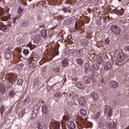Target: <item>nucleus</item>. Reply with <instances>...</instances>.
Returning a JSON list of instances; mask_svg holds the SVG:
<instances>
[{
  "label": "nucleus",
  "mask_w": 129,
  "mask_h": 129,
  "mask_svg": "<svg viewBox=\"0 0 129 129\" xmlns=\"http://www.w3.org/2000/svg\"><path fill=\"white\" fill-rule=\"evenodd\" d=\"M111 31L115 34V35H119L121 31L119 28L116 25H113L111 27Z\"/></svg>",
  "instance_id": "obj_1"
},
{
  "label": "nucleus",
  "mask_w": 129,
  "mask_h": 129,
  "mask_svg": "<svg viewBox=\"0 0 129 129\" xmlns=\"http://www.w3.org/2000/svg\"><path fill=\"white\" fill-rule=\"evenodd\" d=\"M104 112L105 114H108L109 117H111L112 115V109L109 106H105L104 107Z\"/></svg>",
  "instance_id": "obj_2"
},
{
  "label": "nucleus",
  "mask_w": 129,
  "mask_h": 129,
  "mask_svg": "<svg viewBox=\"0 0 129 129\" xmlns=\"http://www.w3.org/2000/svg\"><path fill=\"white\" fill-rule=\"evenodd\" d=\"M107 126L109 129H115L116 128V123L112 120H109L107 122Z\"/></svg>",
  "instance_id": "obj_3"
},
{
  "label": "nucleus",
  "mask_w": 129,
  "mask_h": 129,
  "mask_svg": "<svg viewBox=\"0 0 129 129\" xmlns=\"http://www.w3.org/2000/svg\"><path fill=\"white\" fill-rule=\"evenodd\" d=\"M125 59V56H124V53L122 52H120L118 54L117 56V60L119 62H122Z\"/></svg>",
  "instance_id": "obj_4"
},
{
  "label": "nucleus",
  "mask_w": 129,
  "mask_h": 129,
  "mask_svg": "<svg viewBox=\"0 0 129 129\" xmlns=\"http://www.w3.org/2000/svg\"><path fill=\"white\" fill-rule=\"evenodd\" d=\"M112 68V62L111 61H107L106 62L105 66L104 67V69L105 70H110Z\"/></svg>",
  "instance_id": "obj_5"
},
{
  "label": "nucleus",
  "mask_w": 129,
  "mask_h": 129,
  "mask_svg": "<svg viewBox=\"0 0 129 129\" xmlns=\"http://www.w3.org/2000/svg\"><path fill=\"white\" fill-rule=\"evenodd\" d=\"M68 127L70 129H75L76 127V124L72 121H70L67 123Z\"/></svg>",
  "instance_id": "obj_6"
},
{
  "label": "nucleus",
  "mask_w": 129,
  "mask_h": 129,
  "mask_svg": "<svg viewBox=\"0 0 129 129\" xmlns=\"http://www.w3.org/2000/svg\"><path fill=\"white\" fill-rule=\"evenodd\" d=\"M105 119L104 118H102L100 119L99 122V127L101 129L104 128L105 124Z\"/></svg>",
  "instance_id": "obj_7"
},
{
  "label": "nucleus",
  "mask_w": 129,
  "mask_h": 129,
  "mask_svg": "<svg viewBox=\"0 0 129 129\" xmlns=\"http://www.w3.org/2000/svg\"><path fill=\"white\" fill-rule=\"evenodd\" d=\"M76 21V18L75 17H72V18H70L69 20H66L64 21V23L67 24V25H69V24H73Z\"/></svg>",
  "instance_id": "obj_8"
},
{
  "label": "nucleus",
  "mask_w": 129,
  "mask_h": 129,
  "mask_svg": "<svg viewBox=\"0 0 129 129\" xmlns=\"http://www.w3.org/2000/svg\"><path fill=\"white\" fill-rule=\"evenodd\" d=\"M91 98L93 99V101H97L98 99V94L96 93H92L91 94Z\"/></svg>",
  "instance_id": "obj_9"
},
{
  "label": "nucleus",
  "mask_w": 129,
  "mask_h": 129,
  "mask_svg": "<svg viewBox=\"0 0 129 129\" xmlns=\"http://www.w3.org/2000/svg\"><path fill=\"white\" fill-rule=\"evenodd\" d=\"M86 100H85V98L84 97H81L79 99V102L80 105L82 106H83L84 105H85V102Z\"/></svg>",
  "instance_id": "obj_10"
},
{
  "label": "nucleus",
  "mask_w": 129,
  "mask_h": 129,
  "mask_svg": "<svg viewBox=\"0 0 129 129\" xmlns=\"http://www.w3.org/2000/svg\"><path fill=\"white\" fill-rule=\"evenodd\" d=\"M0 92L2 94L6 93V88L4 86V85L0 82Z\"/></svg>",
  "instance_id": "obj_11"
},
{
  "label": "nucleus",
  "mask_w": 129,
  "mask_h": 129,
  "mask_svg": "<svg viewBox=\"0 0 129 129\" xmlns=\"http://www.w3.org/2000/svg\"><path fill=\"white\" fill-rule=\"evenodd\" d=\"M10 27L11 26L10 25H3L1 27V30L3 31V32H9V29H10Z\"/></svg>",
  "instance_id": "obj_12"
},
{
  "label": "nucleus",
  "mask_w": 129,
  "mask_h": 129,
  "mask_svg": "<svg viewBox=\"0 0 129 129\" xmlns=\"http://www.w3.org/2000/svg\"><path fill=\"white\" fill-rule=\"evenodd\" d=\"M61 65L63 67H67L68 66V59L63 58L61 61Z\"/></svg>",
  "instance_id": "obj_13"
},
{
  "label": "nucleus",
  "mask_w": 129,
  "mask_h": 129,
  "mask_svg": "<svg viewBox=\"0 0 129 129\" xmlns=\"http://www.w3.org/2000/svg\"><path fill=\"white\" fill-rule=\"evenodd\" d=\"M96 63L98 65H101L103 63V58L101 57H99L96 58Z\"/></svg>",
  "instance_id": "obj_14"
},
{
  "label": "nucleus",
  "mask_w": 129,
  "mask_h": 129,
  "mask_svg": "<svg viewBox=\"0 0 129 129\" xmlns=\"http://www.w3.org/2000/svg\"><path fill=\"white\" fill-rule=\"evenodd\" d=\"M110 85L112 88H116L118 87V83L116 81H112L110 82Z\"/></svg>",
  "instance_id": "obj_15"
},
{
  "label": "nucleus",
  "mask_w": 129,
  "mask_h": 129,
  "mask_svg": "<svg viewBox=\"0 0 129 129\" xmlns=\"http://www.w3.org/2000/svg\"><path fill=\"white\" fill-rule=\"evenodd\" d=\"M76 86L78 87V88H79V89H85V86H84L83 84H81V83L80 82H77L76 83Z\"/></svg>",
  "instance_id": "obj_16"
},
{
  "label": "nucleus",
  "mask_w": 129,
  "mask_h": 129,
  "mask_svg": "<svg viewBox=\"0 0 129 129\" xmlns=\"http://www.w3.org/2000/svg\"><path fill=\"white\" fill-rule=\"evenodd\" d=\"M41 36L42 38H44V39H46L47 38V36H48V33H47V30H42L41 32Z\"/></svg>",
  "instance_id": "obj_17"
},
{
  "label": "nucleus",
  "mask_w": 129,
  "mask_h": 129,
  "mask_svg": "<svg viewBox=\"0 0 129 129\" xmlns=\"http://www.w3.org/2000/svg\"><path fill=\"white\" fill-rule=\"evenodd\" d=\"M84 81L85 83L88 84L90 83V82L91 81V79L90 78V77H89L88 76H86L84 78Z\"/></svg>",
  "instance_id": "obj_18"
},
{
  "label": "nucleus",
  "mask_w": 129,
  "mask_h": 129,
  "mask_svg": "<svg viewBox=\"0 0 129 129\" xmlns=\"http://www.w3.org/2000/svg\"><path fill=\"white\" fill-rule=\"evenodd\" d=\"M119 13H120V11L118 10L117 8L113 10L111 12L112 15H119Z\"/></svg>",
  "instance_id": "obj_19"
},
{
  "label": "nucleus",
  "mask_w": 129,
  "mask_h": 129,
  "mask_svg": "<svg viewBox=\"0 0 129 129\" xmlns=\"http://www.w3.org/2000/svg\"><path fill=\"white\" fill-rule=\"evenodd\" d=\"M12 56V54L11 53V51L10 49L8 50V52L5 53V58L6 59H10L11 56Z\"/></svg>",
  "instance_id": "obj_20"
},
{
  "label": "nucleus",
  "mask_w": 129,
  "mask_h": 129,
  "mask_svg": "<svg viewBox=\"0 0 129 129\" xmlns=\"http://www.w3.org/2000/svg\"><path fill=\"white\" fill-rule=\"evenodd\" d=\"M80 123H82V124H85V125H86V124L87 125L88 124V122H87V120L84 119L83 118H82L81 119V120L79 121V124H80Z\"/></svg>",
  "instance_id": "obj_21"
},
{
  "label": "nucleus",
  "mask_w": 129,
  "mask_h": 129,
  "mask_svg": "<svg viewBox=\"0 0 129 129\" xmlns=\"http://www.w3.org/2000/svg\"><path fill=\"white\" fill-rule=\"evenodd\" d=\"M100 83H101V86L102 87V89H105V83H104V79L102 78L100 80Z\"/></svg>",
  "instance_id": "obj_22"
},
{
  "label": "nucleus",
  "mask_w": 129,
  "mask_h": 129,
  "mask_svg": "<svg viewBox=\"0 0 129 129\" xmlns=\"http://www.w3.org/2000/svg\"><path fill=\"white\" fill-rule=\"evenodd\" d=\"M7 109V107L4 106V105H2L0 109V111H1V114L2 115H3V114H4V112L5 111V110H6Z\"/></svg>",
  "instance_id": "obj_23"
},
{
  "label": "nucleus",
  "mask_w": 129,
  "mask_h": 129,
  "mask_svg": "<svg viewBox=\"0 0 129 129\" xmlns=\"http://www.w3.org/2000/svg\"><path fill=\"white\" fill-rule=\"evenodd\" d=\"M52 126L56 129H59V128L60 127V122H55V123H54Z\"/></svg>",
  "instance_id": "obj_24"
},
{
  "label": "nucleus",
  "mask_w": 129,
  "mask_h": 129,
  "mask_svg": "<svg viewBox=\"0 0 129 129\" xmlns=\"http://www.w3.org/2000/svg\"><path fill=\"white\" fill-rule=\"evenodd\" d=\"M82 46H83V47H87V46H88V41H87L86 39L83 40Z\"/></svg>",
  "instance_id": "obj_25"
},
{
  "label": "nucleus",
  "mask_w": 129,
  "mask_h": 129,
  "mask_svg": "<svg viewBox=\"0 0 129 129\" xmlns=\"http://www.w3.org/2000/svg\"><path fill=\"white\" fill-rule=\"evenodd\" d=\"M92 67L95 69V70L97 71L99 69V66L96 63H93L92 64Z\"/></svg>",
  "instance_id": "obj_26"
},
{
  "label": "nucleus",
  "mask_w": 129,
  "mask_h": 129,
  "mask_svg": "<svg viewBox=\"0 0 129 129\" xmlns=\"http://www.w3.org/2000/svg\"><path fill=\"white\" fill-rule=\"evenodd\" d=\"M80 113H81V114H82V115H83L84 116H85V115H86V114H87V111H86V110L84 109H81L80 110Z\"/></svg>",
  "instance_id": "obj_27"
},
{
  "label": "nucleus",
  "mask_w": 129,
  "mask_h": 129,
  "mask_svg": "<svg viewBox=\"0 0 129 129\" xmlns=\"http://www.w3.org/2000/svg\"><path fill=\"white\" fill-rule=\"evenodd\" d=\"M35 40L36 42H39V41H41V36L39 34H37L35 36Z\"/></svg>",
  "instance_id": "obj_28"
},
{
  "label": "nucleus",
  "mask_w": 129,
  "mask_h": 129,
  "mask_svg": "<svg viewBox=\"0 0 129 129\" xmlns=\"http://www.w3.org/2000/svg\"><path fill=\"white\" fill-rule=\"evenodd\" d=\"M38 111H39V108H38V106H36L34 107L33 112H34V113H35V116H37V113H38Z\"/></svg>",
  "instance_id": "obj_29"
},
{
  "label": "nucleus",
  "mask_w": 129,
  "mask_h": 129,
  "mask_svg": "<svg viewBox=\"0 0 129 129\" xmlns=\"http://www.w3.org/2000/svg\"><path fill=\"white\" fill-rule=\"evenodd\" d=\"M62 96L63 94L60 92H58L55 94V97H61Z\"/></svg>",
  "instance_id": "obj_30"
},
{
  "label": "nucleus",
  "mask_w": 129,
  "mask_h": 129,
  "mask_svg": "<svg viewBox=\"0 0 129 129\" xmlns=\"http://www.w3.org/2000/svg\"><path fill=\"white\" fill-rule=\"evenodd\" d=\"M100 116V113L98 112L97 114H95L94 115V119H98V118H99Z\"/></svg>",
  "instance_id": "obj_31"
},
{
  "label": "nucleus",
  "mask_w": 129,
  "mask_h": 129,
  "mask_svg": "<svg viewBox=\"0 0 129 129\" xmlns=\"http://www.w3.org/2000/svg\"><path fill=\"white\" fill-rule=\"evenodd\" d=\"M42 112H43V113H47V112H48L47 107L46 106H42Z\"/></svg>",
  "instance_id": "obj_32"
},
{
  "label": "nucleus",
  "mask_w": 129,
  "mask_h": 129,
  "mask_svg": "<svg viewBox=\"0 0 129 129\" xmlns=\"http://www.w3.org/2000/svg\"><path fill=\"white\" fill-rule=\"evenodd\" d=\"M23 12H24V10H23V9H22V6H19V9L18 10V14H19V15H21V14H22V13H23Z\"/></svg>",
  "instance_id": "obj_33"
},
{
  "label": "nucleus",
  "mask_w": 129,
  "mask_h": 129,
  "mask_svg": "<svg viewBox=\"0 0 129 129\" xmlns=\"http://www.w3.org/2000/svg\"><path fill=\"white\" fill-rule=\"evenodd\" d=\"M23 82H24V81L22 79H19L17 81V84L18 85H22Z\"/></svg>",
  "instance_id": "obj_34"
},
{
  "label": "nucleus",
  "mask_w": 129,
  "mask_h": 129,
  "mask_svg": "<svg viewBox=\"0 0 129 129\" xmlns=\"http://www.w3.org/2000/svg\"><path fill=\"white\" fill-rule=\"evenodd\" d=\"M28 24L29 22L27 21H23L22 23V26H23V27H27V26H28Z\"/></svg>",
  "instance_id": "obj_35"
},
{
  "label": "nucleus",
  "mask_w": 129,
  "mask_h": 129,
  "mask_svg": "<svg viewBox=\"0 0 129 129\" xmlns=\"http://www.w3.org/2000/svg\"><path fill=\"white\" fill-rule=\"evenodd\" d=\"M77 62L78 64H80V65H81V64H83V60L82 58H78L77 59Z\"/></svg>",
  "instance_id": "obj_36"
},
{
  "label": "nucleus",
  "mask_w": 129,
  "mask_h": 129,
  "mask_svg": "<svg viewBox=\"0 0 129 129\" xmlns=\"http://www.w3.org/2000/svg\"><path fill=\"white\" fill-rule=\"evenodd\" d=\"M6 79H7V80H8V82H11V81L12 80V78L10 75H7L6 76Z\"/></svg>",
  "instance_id": "obj_37"
},
{
  "label": "nucleus",
  "mask_w": 129,
  "mask_h": 129,
  "mask_svg": "<svg viewBox=\"0 0 129 129\" xmlns=\"http://www.w3.org/2000/svg\"><path fill=\"white\" fill-rule=\"evenodd\" d=\"M29 53H30V51H29L28 49H25L23 50V53L24 54V55H29Z\"/></svg>",
  "instance_id": "obj_38"
},
{
  "label": "nucleus",
  "mask_w": 129,
  "mask_h": 129,
  "mask_svg": "<svg viewBox=\"0 0 129 129\" xmlns=\"http://www.w3.org/2000/svg\"><path fill=\"white\" fill-rule=\"evenodd\" d=\"M23 67H24V64L23 63H20L17 65L18 69H23Z\"/></svg>",
  "instance_id": "obj_39"
},
{
  "label": "nucleus",
  "mask_w": 129,
  "mask_h": 129,
  "mask_svg": "<svg viewBox=\"0 0 129 129\" xmlns=\"http://www.w3.org/2000/svg\"><path fill=\"white\" fill-rule=\"evenodd\" d=\"M105 45H109L110 42H109V38H108V37H107L105 40Z\"/></svg>",
  "instance_id": "obj_40"
},
{
  "label": "nucleus",
  "mask_w": 129,
  "mask_h": 129,
  "mask_svg": "<svg viewBox=\"0 0 129 129\" xmlns=\"http://www.w3.org/2000/svg\"><path fill=\"white\" fill-rule=\"evenodd\" d=\"M79 53H80V55H83V54H85V50H84V49H81V50H79Z\"/></svg>",
  "instance_id": "obj_41"
},
{
  "label": "nucleus",
  "mask_w": 129,
  "mask_h": 129,
  "mask_svg": "<svg viewBox=\"0 0 129 129\" xmlns=\"http://www.w3.org/2000/svg\"><path fill=\"white\" fill-rule=\"evenodd\" d=\"M37 128L43 129V126H42V124H41V123H38V124H37Z\"/></svg>",
  "instance_id": "obj_42"
},
{
  "label": "nucleus",
  "mask_w": 129,
  "mask_h": 129,
  "mask_svg": "<svg viewBox=\"0 0 129 129\" xmlns=\"http://www.w3.org/2000/svg\"><path fill=\"white\" fill-rule=\"evenodd\" d=\"M15 95V92L14 91H11L9 92L10 96H14Z\"/></svg>",
  "instance_id": "obj_43"
},
{
  "label": "nucleus",
  "mask_w": 129,
  "mask_h": 129,
  "mask_svg": "<svg viewBox=\"0 0 129 129\" xmlns=\"http://www.w3.org/2000/svg\"><path fill=\"white\" fill-rule=\"evenodd\" d=\"M30 102V99L29 98L24 100V104H28Z\"/></svg>",
  "instance_id": "obj_44"
},
{
  "label": "nucleus",
  "mask_w": 129,
  "mask_h": 129,
  "mask_svg": "<svg viewBox=\"0 0 129 129\" xmlns=\"http://www.w3.org/2000/svg\"><path fill=\"white\" fill-rule=\"evenodd\" d=\"M12 20H13V24H16V22H17V18L13 17Z\"/></svg>",
  "instance_id": "obj_45"
},
{
  "label": "nucleus",
  "mask_w": 129,
  "mask_h": 129,
  "mask_svg": "<svg viewBox=\"0 0 129 129\" xmlns=\"http://www.w3.org/2000/svg\"><path fill=\"white\" fill-rule=\"evenodd\" d=\"M103 100H104L105 101H107V96H104L103 97Z\"/></svg>",
  "instance_id": "obj_46"
},
{
  "label": "nucleus",
  "mask_w": 129,
  "mask_h": 129,
  "mask_svg": "<svg viewBox=\"0 0 129 129\" xmlns=\"http://www.w3.org/2000/svg\"><path fill=\"white\" fill-rule=\"evenodd\" d=\"M63 119L65 121H67L68 120V117L67 116H63Z\"/></svg>",
  "instance_id": "obj_47"
},
{
  "label": "nucleus",
  "mask_w": 129,
  "mask_h": 129,
  "mask_svg": "<svg viewBox=\"0 0 129 129\" xmlns=\"http://www.w3.org/2000/svg\"><path fill=\"white\" fill-rule=\"evenodd\" d=\"M62 11H63V12H64V13H67L68 9H67V8L64 7L63 8H62Z\"/></svg>",
  "instance_id": "obj_48"
},
{
  "label": "nucleus",
  "mask_w": 129,
  "mask_h": 129,
  "mask_svg": "<svg viewBox=\"0 0 129 129\" xmlns=\"http://www.w3.org/2000/svg\"><path fill=\"white\" fill-rule=\"evenodd\" d=\"M34 58H36V59H38V58H39V55L38 54H34Z\"/></svg>",
  "instance_id": "obj_49"
},
{
  "label": "nucleus",
  "mask_w": 129,
  "mask_h": 129,
  "mask_svg": "<svg viewBox=\"0 0 129 129\" xmlns=\"http://www.w3.org/2000/svg\"><path fill=\"white\" fill-rule=\"evenodd\" d=\"M19 116L20 117H23L24 116V113L23 112H21L19 114Z\"/></svg>",
  "instance_id": "obj_50"
},
{
  "label": "nucleus",
  "mask_w": 129,
  "mask_h": 129,
  "mask_svg": "<svg viewBox=\"0 0 129 129\" xmlns=\"http://www.w3.org/2000/svg\"><path fill=\"white\" fill-rule=\"evenodd\" d=\"M54 71H56V72H59V68H55Z\"/></svg>",
  "instance_id": "obj_51"
},
{
  "label": "nucleus",
  "mask_w": 129,
  "mask_h": 129,
  "mask_svg": "<svg viewBox=\"0 0 129 129\" xmlns=\"http://www.w3.org/2000/svg\"><path fill=\"white\" fill-rule=\"evenodd\" d=\"M92 82H95V78H92Z\"/></svg>",
  "instance_id": "obj_52"
},
{
  "label": "nucleus",
  "mask_w": 129,
  "mask_h": 129,
  "mask_svg": "<svg viewBox=\"0 0 129 129\" xmlns=\"http://www.w3.org/2000/svg\"><path fill=\"white\" fill-rule=\"evenodd\" d=\"M32 44H28V45H27V47H29V48H31V47H32Z\"/></svg>",
  "instance_id": "obj_53"
},
{
  "label": "nucleus",
  "mask_w": 129,
  "mask_h": 129,
  "mask_svg": "<svg viewBox=\"0 0 129 129\" xmlns=\"http://www.w3.org/2000/svg\"><path fill=\"white\" fill-rule=\"evenodd\" d=\"M75 30H77V25L76 23H75Z\"/></svg>",
  "instance_id": "obj_54"
},
{
  "label": "nucleus",
  "mask_w": 129,
  "mask_h": 129,
  "mask_svg": "<svg viewBox=\"0 0 129 129\" xmlns=\"http://www.w3.org/2000/svg\"><path fill=\"white\" fill-rule=\"evenodd\" d=\"M85 66H86V69H88V68H87V66H88V63H86Z\"/></svg>",
  "instance_id": "obj_55"
},
{
  "label": "nucleus",
  "mask_w": 129,
  "mask_h": 129,
  "mask_svg": "<svg viewBox=\"0 0 129 129\" xmlns=\"http://www.w3.org/2000/svg\"><path fill=\"white\" fill-rule=\"evenodd\" d=\"M126 50H127V51H129V46L126 47Z\"/></svg>",
  "instance_id": "obj_56"
},
{
  "label": "nucleus",
  "mask_w": 129,
  "mask_h": 129,
  "mask_svg": "<svg viewBox=\"0 0 129 129\" xmlns=\"http://www.w3.org/2000/svg\"><path fill=\"white\" fill-rule=\"evenodd\" d=\"M42 27H43L42 25H40V28H42Z\"/></svg>",
  "instance_id": "obj_57"
},
{
  "label": "nucleus",
  "mask_w": 129,
  "mask_h": 129,
  "mask_svg": "<svg viewBox=\"0 0 129 129\" xmlns=\"http://www.w3.org/2000/svg\"><path fill=\"white\" fill-rule=\"evenodd\" d=\"M95 2H98V1H99V0H95Z\"/></svg>",
  "instance_id": "obj_58"
},
{
  "label": "nucleus",
  "mask_w": 129,
  "mask_h": 129,
  "mask_svg": "<svg viewBox=\"0 0 129 129\" xmlns=\"http://www.w3.org/2000/svg\"><path fill=\"white\" fill-rule=\"evenodd\" d=\"M118 2H121V0H118Z\"/></svg>",
  "instance_id": "obj_59"
},
{
  "label": "nucleus",
  "mask_w": 129,
  "mask_h": 129,
  "mask_svg": "<svg viewBox=\"0 0 129 129\" xmlns=\"http://www.w3.org/2000/svg\"><path fill=\"white\" fill-rule=\"evenodd\" d=\"M7 113H10V112H7Z\"/></svg>",
  "instance_id": "obj_60"
},
{
  "label": "nucleus",
  "mask_w": 129,
  "mask_h": 129,
  "mask_svg": "<svg viewBox=\"0 0 129 129\" xmlns=\"http://www.w3.org/2000/svg\"><path fill=\"white\" fill-rule=\"evenodd\" d=\"M78 122L77 121V123H78Z\"/></svg>",
  "instance_id": "obj_61"
}]
</instances>
